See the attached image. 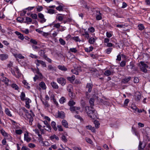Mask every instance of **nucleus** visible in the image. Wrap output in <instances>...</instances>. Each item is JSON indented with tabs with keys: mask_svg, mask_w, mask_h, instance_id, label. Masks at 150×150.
I'll use <instances>...</instances> for the list:
<instances>
[{
	"mask_svg": "<svg viewBox=\"0 0 150 150\" xmlns=\"http://www.w3.org/2000/svg\"><path fill=\"white\" fill-rule=\"evenodd\" d=\"M85 109L88 116L91 119H95L97 118L98 114L93 108H91L89 106H87L85 107Z\"/></svg>",
	"mask_w": 150,
	"mask_h": 150,
	"instance_id": "1",
	"label": "nucleus"
},
{
	"mask_svg": "<svg viewBox=\"0 0 150 150\" xmlns=\"http://www.w3.org/2000/svg\"><path fill=\"white\" fill-rule=\"evenodd\" d=\"M17 112L22 117H24L25 115L27 117V115L28 114V111L23 107L20 108Z\"/></svg>",
	"mask_w": 150,
	"mask_h": 150,
	"instance_id": "2",
	"label": "nucleus"
},
{
	"mask_svg": "<svg viewBox=\"0 0 150 150\" xmlns=\"http://www.w3.org/2000/svg\"><path fill=\"white\" fill-rule=\"evenodd\" d=\"M38 16L39 19L38 21L41 23H44L46 22V19L45 18L44 15L41 13H38Z\"/></svg>",
	"mask_w": 150,
	"mask_h": 150,
	"instance_id": "3",
	"label": "nucleus"
},
{
	"mask_svg": "<svg viewBox=\"0 0 150 150\" xmlns=\"http://www.w3.org/2000/svg\"><path fill=\"white\" fill-rule=\"evenodd\" d=\"M55 117L57 118L64 119L65 117V115L63 111H58L56 114Z\"/></svg>",
	"mask_w": 150,
	"mask_h": 150,
	"instance_id": "4",
	"label": "nucleus"
},
{
	"mask_svg": "<svg viewBox=\"0 0 150 150\" xmlns=\"http://www.w3.org/2000/svg\"><path fill=\"white\" fill-rule=\"evenodd\" d=\"M140 64L141 65L140 66V68L141 70L144 72H146L147 71L146 69L148 67V65L142 62H141Z\"/></svg>",
	"mask_w": 150,
	"mask_h": 150,
	"instance_id": "5",
	"label": "nucleus"
},
{
	"mask_svg": "<svg viewBox=\"0 0 150 150\" xmlns=\"http://www.w3.org/2000/svg\"><path fill=\"white\" fill-rule=\"evenodd\" d=\"M57 81L58 83L61 84L62 86H64L66 83V79L63 77H60L57 79Z\"/></svg>",
	"mask_w": 150,
	"mask_h": 150,
	"instance_id": "6",
	"label": "nucleus"
},
{
	"mask_svg": "<svg viewBox=\"0 0 150 150\" xmlns=\"http://www.w3.org/2000/svg\"><path fill=\"white\" fill-rule=\"evenodd\" d=\"M94 33L93 34V37L90 38L88 40V42L90 44H93L97 39V38L95 36Z\"/></svg>",
	"mask_w": 150,
	"mask_h": 150,
	"instance_id": "7",
	"label": "nucleus"
},
{
	"mask_svg": "<svg viewBox=\"0 0 150 150\" xmlns=\"http://www.w3.org/2000/svg\"><path fill=\"white\" fill-rule=\"evenodd\" d=\"M80 108L79 107L72 106L70 107L69 110L72 112H75L76 113L79 114V112L77 110H79Z\"/></svg>",
	"mask_w": 150,
	"mask_h": 150,
	"instance_id": "8",
	"label": "nucleus"
},
{
	"mask_svg": "<svg viewBox=\"0 0 150 150\" xmlns=\"http://www.w3.org/2000/svg\"><path fill=\"white\" fill-rule=\"evenodd\" d=\"M41 100L45 109H48L50 107V105L47 101L44 100L42 99H41Z\"/></svg>",
	"mask_w": 150,
	"mask_h": 150,
	"instance_id": "9",
	"label": "nucleus"
},
{
	"mask_svg": "<svg viewBox=\"0 0 150 150\" xmlns=\"http://www.w3.org/2000/svg\"><path fill=\"white\" fill-rule=\"evenodd\" d=\"M8 57V55L7 54H0V59L2 61L6 60Z\"/></svg>",
	"mask_w": 150,
	"mask_h": 150,
	"instance_id": "10",
	"label": "nucleus"
},
{
	"mask_svg": "<svg viewBox=\"0 0 150 150\" xmlns=\"http://www.w3.org/2000/svg\"><path fill=\"white\" fill-rule=\"evenodd\" d=\"M81 70L80 67H77V69L76 68L71 69V72L73 74L77 75L79 74V71H81Z\"/></svg>",
	"mask_w": 150,
	"mask_h": 150,
	"instance_id": "11",
	"label": "nucleus"
},
{
	"mask_svg": "<svg viewBox=\"0 0 150 150\" xmlns=\"http://www.w3.org/2000/svg\"><path fill=\"white\" fill-rule=\"evenodd\" d=\"M25 100V107L26 108L29 109L30 108L29 103L31 102V100L28 98H26Z\"/></svg>",
	"mask_w": 150,
	"mask_h": 150,
	"instance_id": "12",
	"label": "nucleus"
},
{
	"mask_svg": "<svg viewBox=\"0 0 150 150\" xmlns=\"http://www.w3.org/2000/svg\"><path fill=\"white\" fill-rule=\"evenodd\" d=\"M82 35L84 36L87 40H88L90 38L88 32L87 31H86V29L85 30L84 33L82 34Z\"/></svg>",
	"mask_w": 150,
	"mask_h": 150,
	"instance_id": "13",
	"label": "nucleus"
},
{
	"mask_svg": "<svg viewBox=\"0 0 150 150\" xmlns=\"http://www.w3.org/2000/svg\"><path fill=\"white\" fill-rule=\"evenodd\" d=\"M15 33L18 36V38L22 40H24V38L23 35L20 33L16 31L15 32Z\"/></svg>",
	"mask_w": 150,
	"mask_h": 150,
	"instance_id": "14",
	"label": "nucleus"
},
{
	"mask_svg": "<svg viewBox=\"0 0 150 150\" xmlns=\"http://www.w3.org/2000/svg\"><path fill=\"white\" fill-rule=\"evenodd\" d=\"M93 85L92 84L90 83H87L86 86V88L88 89V91L89 93H90L92 89Z\"/></svg>",
	"mask_w": 150,
	"mask_h": 150,
	"instance_id": "15",
	"label": "nucleus"
},
{
	"mask_svg": "<svg viewBox=\"0 0 150 150\" xmlns=\"http://www.w3.org/2000/svg\"><path fill=\"white\" fill-rule=\"evenodd\" d=\"M13 54L16 59L18 58L20 59H23L25 58L21 54H17L14 53Z\"/></svg>",
	"mask_w": 150,
	"mask_h": 150,
	"instance_id": "16",
	"label": "nucleus"
},
{
	"mask_svg": "<svg viewBox=\"0 0 150 150\" xmlns=\"http://www.w3.org/2000/svg\"><path fill=\"white\" fill-rule=\"evenodd\" d=\"M96 12L98 14H96V19L97 20H100L102 19V17L101 16V13H100V11H97Z\"/></svg>",
	"mask_w": 150,
	"mask_h": 150,
	"instance_id": "17",
	"label": "nucleus"
},
{
	"mask_svg": "<svg viewBox=\"0 0 150 150\" xmlns=\"http://www.w3.org/2000/svg\"><path fill=\"white\" fill-rule=\"evenodd\" d=\"M62 125L65 128H68V123L67 121L63 119L62 121Z\"/></svg>",
	"mask_w": 150,
	"mask_h": 150,
	"instance_id": "18",
	"label": "nucleus"
},
{
	"mask_svg": "<svg viewBox=\"0 0 150 150\" xmlns=\"http://www.w3.org/2000/svg\"><path fill=\"white\" fill-rule=\"evenodd\" d=\"M51 85L54 89H57L59 88V86L54 81L52 82L51 83Z\"/></svg>",
	"mask_w": 150,
	"mask_h": 150,
	"instance_id": "19",
	"label": "nucleus"
},
{
	"mask_svg": "<svg viewBox=\"0 0 150 150\" xmlns=\"http://www.w3.org/2000/svg\"><path fill=\"white\" fill-rule=\"evenodd\" d=\"M94 99L93 98H91L89 100V102L90 104V105L91 106L90 107V108H93V106H94Z\"/></svg>",
	"mask_w": 150,
	"mask_h": 150,
	"instance_id": "20",
	"label": "nucleus"
},
{
	"mask_svg": "<svg viewBox=\"0 0 150 150\" xmlns=\"http://www.w3.org/2000/svg\"><path fill=\"white\" fill-rule=\"evenodd\" d=\"M135 100L137 101L140 100L141 98V96L140 93H136L135 95Z\"/></svg>",
	"mask_w": 150,
	"mask_h": 150,
	"instance_id": "21",
	"label": "nucleus"
},
{
	"mask_svg": "<svg viewBox=\"0 0 150 150\" xmlns=\"http://www.w3.org/2000/svg\"><path fill=\"white\" fill-rule=\"evenodd\" d=\"M11 87L16 90L18 91L19 88L18 86L15 83H12L11 85Z\"/></svg>",
	"mask_w": 150,
	"mask_h": 150,
	"instance_id": "22",
	"label": "nucleus"
},
{
	"mask_svg": "<svg viewBox=\"0 0 150 150\" xmlns=\"http://www.w3.org/2000/svg\"><path fill=\"white\" fill-rule=\"evenodd\" d=\"M57 67L59 70L62 71H65L67 70V68L64 66L59 65Z\"/></svg>",
	"mask_w": 150,
	"mask_h": 150,
	"instance_id": "23",
	"label": "nucleus"
},
{
	"mask_svg": "<svg viewBox=\"0 0 150 150\" xmlns=\"http://www.w3.org/2000/svg\"><path fill=\"white\" fill-rule=\"evenodd\" d=\"M94 48L93 46H90L89 48L85 47L84 48V50L85 52H90L93 50Z\"/></svg>",
	"mask_w": 150,
	"mask_h": 150,
	"instance_id": "24",
	"label": "nucleus"
},
{
	"mask_svg": "<svg viewBox=\"0 0 150 150\" xmlns=\"http://www.w3.org/2000/svg\"><path fill=\"white\" fill-rule=\"evenodd\" d=\"M5 112L6 114L9 117H11L12 116L10 111L8 108H6L5 110Z\"/></svg>",
	"mask_w": 150,
	"mask_h": 150,
	"instance_id": "25",
	"label": "nucleus"
},
{
	"mask_svg": "<svg viewBox=\"0 0 150 150\" xmlns=\"http://www.w3.org/2000/svg\"><path fill=\"white\" fill-rule=\"evenodd\" d=\"M9 81H10L7 78L5 77H3L2 81L4 82L5 83V84L7 86H8V82Z\"/></svg>",
	"mask_w": 150,
	"mask_h": 150,
	"instance_id": "26",
	"label": "nucleus"
},
{
	"mask_svg": "<svg viewBox=\"0 0 150 150\" xmlns=\"http://www.w3.org/2000/svg\"><path fill=\"white\" fill-rule=\"evenodd\" d=\"M39 86L42 89H45L46 88L45 83L43 81L41 82L39 84Z\"/></svg>",
	"mask_w": 150,
	"mask_h": 150,
	"instance_id": "27",
	"label": "nucleus"
},
{
	"mask_svg": "<svg viewBox=\"0 0 150 150\" xmlns=\"http://www.w3.org/2000/svg\"><path fill=\"white\" fill-rule=\"evenodd\" d=\"M64 7L63 4L62 5H59L57 7L56 9L59 11H62L63 10V8Z\"/></svg>",
	"mask_w": 150,
	"mask_h": 150,
	"instance_id": "28",
	"label": "nucleus"
},
{
	"mask_svg": "<svg viewBox=\"0 0 150 150\" xmlns=\"http://www.w3.org/2000/svg\"><path fill=\"white\" fill-rule=\"evenodd\" d=\"M24 139L27 142H29L30 141L31 139L28 137V134H24Z\"/></svg>",
	"mask_w": 150,
	"mask_h": 150,
	"instance_id": "29",
	"label": "nucleus"
},
{
	"mask_svg": "<svg viewBox=\"0 0 150 150\" xmlns=\"http://www.w3.org/2000/svg\"><path fill=\"white\" fill-rule=\"evenodd\" d=\"M75 78V76L74 75H73L71 77H67V79L72 82L74 80Z\"/></svg>",
	"mask_w": 150,
	"mask_h": 150,
	"instance_id": "30",
	"label": "nucleus"
},
{
	"mask_svg": "<svg viewBox=\"0 0 150 150\" xmlns=\"http://www.w3.org/2000/svg\"><path fill=\"white\" fill-rule=\"evenodd\" d=\"M112 73L110 71V70H106L105 71L104 73V74L107 76H108L112 75Z\"/></svg>",
	"mask_w": 150,
	"mask_h": 150,
	"instance_id": "31",
	"label": "nucleus"
},
{
	"mask_svg": "<svg viewBox=\"0 0 150 150\" xmlns=\"http://www.w3.org/2000/svg\"><path fill=\"white\" fill-rule=\"evenodd\" d=\"M67 89L69 92L71 94H72V91L73 89V87L72 85L69 84L67 86Z\"/></svg>",
	"mask_w": 150,
	"mask_h": 150,
	"instance_id": "32",
	"label": "nucleus"
},
{
	"mask_svg": "<svg viewBox=\"0 0 150 150\" xmlns=\"http://www.w3.org/2000/svg\"><path fill=\"white\" fill-rule=\"evenodd\" d=\"M76 104L75 102L72 99H71L68 103V105L70 107L73 106Z\"/></svg>",
	"mask_w": 150,
	"mask_h": 150,
	"instance_id": "33",
	"label": "nucleus"
},
{
	"mask_svg": "<svg viewBox=\"0 0 150 150\" xmlns=\"http://www.w3.org/2000/svg\"><path fill=\"white\" fill-rule=\"evenodd\" d=\"M43 128H45V130L48 131V132H50L51 130V128L50 125H49L46 126H44Z\"/></svg>",
	"mask_w": 150,
	"mask_h": 150,
	"instance_id": "34",
	"label": "nucleus"
},
{
	"mask_svg": "<svg viewBox=\"0 0 150 150\" xmlns=\"http://www.w3.org/2000/svg\"><path fill=\"white\" fill-rule=\"evenodd\" d=\"M51 125L54 131L57 130V128L56 126V123L55 122L52 121L51 123Z\"/></svg>",
	"mask_w": 150,
	"mask_h": 150,
	"instance_id": "35",
	"label": "nucleus"
},
{
	"mask_svg": "<svg viewBox=\"0 0 150 150\" xmlns=\"http://www.w3.org/2000/svg\"><path fill=\"white\" fill-rule=\"evenodd\" d=\"M25 93L23 92H22L20 96V97L21 100L22 101H24L25 100Z\"/></svg>",
	"mask_w": 150,
	"mask_h": 150,
	"instance_id": "36",
	"label": "nucleus"
},
{
	"mask_svg": "<svg viewBox=\"0 0 150 150\" xmlns=\"http://www.w3.org/2000/svg\"><path fill=\"white\" fill-rule=\"evenodd\" d=\"M66 100V98L64 97H62L60 99L59 102L61 104H63L65 103Z\"/></svg>",
	"mask_w": 150,
	"mask_h": 150,
	"instance_id": "37",
	"label": "nucleus"
},
{
	"mask_svg": "<svg viewBox=\"0 0 150 150\" xmlns=\"http://www.w3.org/2000/svg\"><path fill=\"white\" fill-rule=\"evenodd\" d=\"M50 139L52 140L54 139H55L57 140H59V137L55 134H54L52 135L50 137Z\"/></svg>",
	"mask_w": 150,
	"mask_h": 150,
	"instance_id": "38",
	"label": "nucleus"
},
{
	"mask_svg": "<svg viewBox=\"0 0 150 150\" xmlns=\"http://www.w3.org/2000/svg\"><path fill=\"white\" fill-rule=\"evenodd\" d=\"M45 50H41L39 52L40 55L41 56L43 57V58H44V56L45 55H46L45 54Z\"/></svg>",
	"mask_w": 150,
	"mask_h": 150,
	"instance_id": "39",
	"label": "nucleus"
},
{
	"mask_svg": "<svg viewBox=\"0 0 150 150\" xmlns=\"http://www.w3.org/2000/svg\"><path fill=\"white\" fill-rule=\"evenodd\" d=\"M37 11L38 12L42 11L43 9V7L41 6H38L36 8Z\"/></svg>",
	"mask_w": 150,
	"mask_h": 150,
	"instance_id": "40",
	"label": "nucleus"
},
{
	"mask_svg": "<svg viewBox=\"0 0 150 150\" xmlns=\"http://www.w3.org/2000/svg\"><path fill=\"white\" fill-rule=\"evenodd\" d=\"M30 16L33 19H37L38 18V15L36 14L32 13Z\"/></svg>",
	"mask_w": 150,
	"mask_h": 150,
	"instance_id": "41",
	"label": "nucleus"
},
{
	"mask_svg": "<svg viewBox=\"0 0 150 150\" xmlns=\"http://www.w3.org/2000/svg\"><path fill=\"white\" fill-rule=\"evenodd\" d=\"M28 118L29 119V124L30 125H32V122L33 120V119L32 115H30V117H28Z\"/></svg>",
	"mask_w": 150,
	"mask_h": 150,
	"instance_id": "42",
	"label": "nucleus"
},
{
	"mask_svg": "<svg viewBox=\"0 0 150 150\" xmlns=\"http://www.w3.org/2000/svg\"><path fill=\"white\" fill-rule=\"evenodd\" d=\"M0 131L2 135L5 137H6L8 134L3 129H1Z\"/></svg>",
	"mask_w": 150,
	"mask_h": 150,
	"instance_id": "43",
	"label": "nucleus"
},
{
	"mask_svg": "<svg viewBox=\"0 0 150 150\" xmlns=\"http://www.w3.org/2000/svg\"><path fill=\"white\" fill-rule=\"evenodd\" d=\"M38 141L40 143H42L43 142V141L44 140V139L43 138L41 134L39 135V136H38Z\"/></svg>",
	"mask_w": 150,
	"mask_h": 150,
	"instance_id": "44",
	"label": "nucleus"
},
{
	"mask_svg": "<svg viewBox=\"0 0 150 150\" xmlns=\"http://www.w3.org/2000/svg\"><path fill=\"white\" fill-rule=\"evenodd\" d=\"M71 39L75 40L76 42H80L81 41V40L78 36L73 37L71 38Z\"/></svg>",
	"mask_w": 150,
	"mask_h": 150,
	"instance_id": "45",
	"label": "nucleus"
},
{
	"mask_svg": "<svg viewBox=\"0 0 150 150\" xmlns=\"http://www.w3.org/2000/svg\"><path fill=\"white\" fill-rule=\"evenodd\" d=\"M134 67V65L132 62H130V64L127 66V69H133V67Z\"/></svg>",
	"mask_w": 150,
	"mask_h": 150,
	"instance_id": "46",
	"label": "nucleus"
},
{
	"mask_svg": "<svg viewBox=\"0 0 150 150\" xmlns=\"http://www.w3.org/2000/svg\"><path fill=\"white\" fill-rule=\"evenodd\" d=\"M88 30L91 33H93L95 31V29L93 27H91L88 28Z\"/></svg>",
	"mask_w": 150,
	"mask_h": 150,
	"instance_id": "47",
	"label": "nucleus"
},
{
	"mask_svg": "<svg viewBox=\"0 0 150 150\" xmlns=\"http://www.w3.org/2000/svg\"><path fill=\"white\" fill-rule=\"evenodd\" d=\"M25 20L27 24H29L32 21V20L31 18L28 17H26Z\"/></svg>",
	"mask_w": 150,
	"mask_h": 150,
	"instance_id": "48",
	"label": "nucleus"
},
{
	"mask_svg": "<svg viewBox=\"0 0 150 150\" xmlns=\"http://www.w3.org/2000/svg\"><path fill=\"white\" fill-rule=\"evenodd\" d=\"M131 108L134 110V112H135L137 110V106L134 105H132Z\"/></svg>",
	"mask_w": 150,
	"mask_h": 150,
	"instance_id": "49",
	"label": "nucleus"
},
{
	"mask_svg": "<svg viewBox=\"0 0 150 150\" xmlns=\"http://www.w3.org/2000/svg\"><path fill=\"white\" fill-rule=\"evenodd\" d=\"M74 117L76 118L79 120L81 122H83V119L80 115H75L74 116Z\"/></svg>",
	"mask_w": 150,
	"mask_h": 150,
	"instance_id": "50",
	"label": "nucleus"
},
{
	"mask_svg": "<svg viewBox=\"0 0 150 150\" xmlns=\"http://www.w3.org/2000/svg\"><path fill=\"white\" fill-rule=\"evenodd\" d=\"M16 19L18 22L20 23H22L23 22L24 20L23 18L20 17H18Z\"/></svg>",
	"mask_w": 150,
	"mask_h": 150,
	"instance_id": "51",
	"label": "nucleus"
},
{
	"mask_svg": "<svg viewBox=\"0 0 150 150\" xmlns=\"http://www.w3.org/2000/svg\"><path fill=\"white\" fill-rule=\"evenodd\" d=\"M47 61L50 63H51L52 62V60L46 56L45 55L44 58Z\"/></svg>",
	"mask_w": 150,
	"mask_h": 150,
	"instance_id": "52",
	"label": "nucleus"
},
{
	"mask_svg": "<svg viewBox=\"0 0 150 150\" xmlns=\"http://www.w3.org/2000/svg\"><path fill=\"white\" fill-rule=\"evenodd\" d=\"M38 61L40 62V64H41L43 67H47L46 64L45 62L40 60Z\"/></svg>",
	"mask_w": 150,
	"mask_h": 150,
	"instance_id": "53",
	"label": "nucleus"
},
{
	"mask_svg": "<svg viewBox=\"0 0 150 150\" xmlns=\"http://www.w3.org/2000/svg\"><path fill=\"white\" fill-rule=\"evenodd\" d=\"M69 51L73 53H76L77 52V50L76 48H71L69 49Z\"/></svg>",
	"mask_w": 150,
	"mask_h": 150,
	"instance_id": "54",
	"label": "nucleus"
},
{
	"mask_svg": "<svg viewBox=\"0 0 150 150\" xmlns=\"http://www.w3.org/2000/svg\"><path fill=\"white\" fill-rule=\"evenodd\" d=\"M59 41L60 44L62 45H64L66 42L62 38H60L59 39Z\"/></svg>",
	"mask_w": 150,
	"mask_h": 150,
	"instance_id": "55",
	"label": "nucleus"
},
{
	"mask_svg": "<svg viewBox=\"0 0 150 150\" xmlns=\"http://www.w3.org/2000/svg\"><path fill=\"white\" fill-rule=\"evenodd\" d=\"M15 69L16 72L18 76H16L17 78H18L21 75V74L20 73L19 70L18 68H16Z\"/></svg>",
	"mask_w": 150,
	"mask_h": 150,
	"instance_id": "56",
	"label": "nucleus"
},
{
	"mask_svg": "<svg viewBox=\"0 0 150 150\" xmlns=\"http://www.w3.org/2000/svg\"><path fill=\"white\" fill-rule=\"evenodd\" d=\"M126 62L125 61L123 60L122 61L120 64V65L121 67H123L126 65Z\"/></svg>",
	"mask_w": 150,
	"mask_h": 150,
	"instance_id": "57",
	"label": "nucleus"
},
{
	"mask_svg": "<svg viewBox=\"0 0 150 150\" xmlns=\"http://www.w3.org/2000/svg\"><path fill=\"white\" fill-rule=\"evenodd\" d=\"M23 132L22 130L21 129H17L15 131L16 133L17 134H21L23 133Z\"/></svg>",
	"mask_w": 150,
	"mask_h": 150,
	"instance_id": "58",
	"label": "nucleus"
},
{
	"mask_svg": "<svg viewBox=\"0 0 150 150\" xmlns=\"http://www.w3.org/2000/svg\"><path fill=\"white\" fill-rule=\"evenodd\" d=\"M61 138V140L64 142H66L67 141L66 137L64 135L62 136Z\"/></svg>",
	"mask_w": 150,
	"mask_h": 150,
	"instance_id": "59",
	"label": "nucleus"
},
{
	"mask_svg": "<svg viewBox=\"0 0 150 150\" xmlns=\"http://www.w3.org/2000/svg\"><path fill=\"white\" fill-rule=\"evenodd\" d=\"M47 13L50 14H52L54 13V10L52 9H47Z\"/></svg>",
	"mask_w": 150,
	"mask_h": 150,
	"instance_id": "60",
	"label": "nucleus"
},
{
	"mask_svg": "<svg viewBox=\"0 0 150 150\" xmlns=\"http://www.w3.org/2000/svg\"><path fill=\"white\" fill-rule=\"evenodd\" d=\"M138 27L139 28V29L141 30H143L144 28L143 25L142 24H141L138 25Z\"/></svg>",
	"mask_w": 150,
	"mask_h": 150,
	"instance_id": "61",
	"label": "nucleus"
},
{
	"mask_svg": "<svg viewBox=\"0 0 150 150\" xmlns=\"http://www.w3.org/2000/svg\"><path fill=\"white\" fill-rule=\"evenodd\" d=\"M23 83L25 86H26V88L29 89L30 88V87L28 85V83L25 81H24L23 82Z\"/></svg>",
	"mask_w": 150,
	"mask_h": 150,
	"instance_id": "62",
	"label": "nucleus"
},
{
	"mask_svg": "<svg viewBox=\"0 0 150 150\" xmlns=\"http://www.w3.org/2000/svg\"><path fill=\"white\" fill-rule=\"evenodd\" d=\"M112 48H108L106 50V53L107 54H110L111 52Z\"/></svg>",
	"mask_w": 150,
	"mask_h": 150,
	"instance_id": "63",
	"label": "nucleus"
},
{
	"mask_svg": "<svg viewBox=\"0 0 150 150\" xmlns=\"http://www.w3.org/2000/svg\"><path fill=\"white\" fill-rule=\"evenodd\" d=\"M30 42L35 45H36L38 44V42L36 40L33 39H31L30 40Z\"/></svg>",
	"mask_w": 150,
	"mask_h": 150,
	"instance_id": "64",
	"label": "nucleus"
}]
</instances>
